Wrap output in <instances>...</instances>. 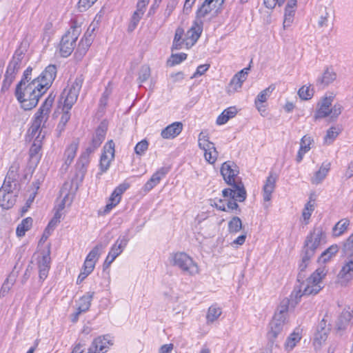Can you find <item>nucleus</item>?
<instances>
[{"instance_id":"nucleus-1","label":"nucleus","mask_w":353,"mask_h":353,"mask_svg":"<svg viewBox=\"0 0 353 353\" xmlns=\"http://www.w3.org/2000/svg\"><path fill=\"white\" fill-rule=\"evenodd\" d=\"M55 65H49L43 72L30 83L20 81L15 90V96L25 110L34 108L39 98L50 88L57 76Z\"/></svg>"},{"instance_id":"nucleus-2","label":"nucleus","mask_w":353,"mask_h":353,"mask_svg":"<svg viewBox=\"0 0 353 353\" xmlns=\"http://www.w3.org/2000/svg\"><path fill=\"white\" fill-rule=\"evenodd\" d=\"M239 172L238 166L233 161H228L222 164L221 174L224 181L231 188L222 191L223 199H219L218 203H215L217 209L224 212L235 210L240 212L237 201H244L247 197V192L243 183L238 181Z\"/></svg>"},{"instance_id":"nucleus-3","label":"nucleus","mask_w":353,"mask_h":353,"mask_svg":"<svg viewBox=\"0 0 353 353\" xmlns=\"http://www.w3.org/2000/svg\"><path fill=\"white\" fill-rule=\"evenodd\" d=\"M327 274V270L325 266L317 268L308 278L299 282V289H295L291 296L300 299L304 296L316 295L323 289V280Z\"/></svg>"},{"instance_id":"nucleus-4","label":"nucleus","mask_w":353,"mask_h":353,"mask_svg":"<svg viewBox=\"0 0 353 353\" xmlns=\"http://www.w3.org/2000/svg\"><path fill=\"white\" fill-rule=\"evenodd\" d=\"M170 263L180 269L183 273L189 276H194L199 273L197 263L183 252L172 253L169 258Z\"/></svg>"},{"instance_id":"nucleus-5","label":"nucleus","mask_w":353,"mask_h":353,"mask_svg":"<svg viewBox=\"0 0 353 353\" xmlns=\"http://www.w3.org/2000/svg\"><path fill=\"white\" fill-rule=\"evenodd\" d=\"M81 32V28L77 22L72 21L70 28L62 37L59 43V50L62 57H67L73 52L76 41Z\"/></svg>"},{"instance_id":"nucleus-6","label":"nucleus","mask_w":353,"mask_h":353,"mask_svg":"<svg viewBox=\"0 0 353 353\" xmlns=\"http://www.w3.org/2000/svg\"><path fill=\"white\" fill-rule=\"evenodd\" d=\"M325 237L321 227L314 228L307 236L301 254L305 255V257L312 258L319 246L325 243Z\"/></svg>"},{"instance_id":"nucleus-7","label":"nucleus","mask_w":353,"mask_h":353,"mask_svg":"<svg viewBox=\"0 0 353 353\" xmlns=\"http://www.w3.org/2000/svg\"><path fill=\"white\" fill-rule=\"evenodd\" d=\"M83 82V76L79 75L73 81H70L63 90L59 102L63 103V109L70 110L76 103Z\"/></svg>"},{"instance_id":"nucleus-8","label":"nucleus","mask_w":353,"mask_h":353,"mask_svg":"<svg viewBox=\"0 0 353 353\" xmlns=\"http://www.w3.org/2000/svg\"><path fill=\"white\" fill-rule=\"evenodd\" d=\"M17 187L3 185L0 188V206L3 209H10L16 203L17 197Z\"/></svg>"},{"instance_id":"nucleus-9","label":"nucleus","mask_w":353,"mask_h":353,"mask_svg":"<svg viewBox=\"0 0 353 353\" xmlns=\"http://www.w3.org/2000/svg\"><path fill=\"white\" fill-rule=\"evenodd\" d=\"M55 99V95L52 93L50 94L34 114V122L37 125L44 127L46 122L49 118V114L51 110L52 105Z\"/></svg>"},{"instance_id":"nucleus-10","label":"nucleus","mask_w":353,"mask_h":353,"mask_svg":"<svg viewBox=\"0 0 353 353\" xmlns=\"http://www.w3.org/2000/svg\"><path fill=\"white\" fill-rule=\"evenodd\" d=\"M249 70L250 67L245 68L234 74L226 88L228 94H232L241 90L243 83L248 78Z\"/></svg>"},{"instance_id":"nucleus-11","label":"nucleus","mask_w":353,"mask_h":353,"mask_svg":"<svg viewBox=\"0 0 353 353\" xmlns=\"http://www.w3.org/2000/svg\"><path fill=\"white\" fill-rule=\"evenodd\" d=\"M114 158V143L112 141H108L103 148V152L100 159L101 172H106Z\"/></svg>"},{"instance_id":"nucleus-12","label":"nucleus","mask_w":353,"mask_h":353,"mask_svg":"<svg viewBox=\"0 0 353 353\" xmlns=\"http://www.w3.org/2000/svg\"><path fill=\"white\" fill-rule=\"evenodd\" d=\"M112 345L110 336H99L92 341L87 353H105L108 351L109 346Z\"/></svg>"},{"instance_id":"nucleus-13","label":"nucleus","mask_w":353,"mask_h":353,"mask_svg":"<svg viewBox=\"0 0 353 353\" xmlns=\"http://www.w3.org/2000/svg\"><path fill=\"white\" fill-rule=\"evenodd\" d=\"M286 317L281 314H274L272 320L270 323V331L268 336L270 340L272 341L280 334L285 325Z\"/></svg>"},{"instance_id":"nucleus-14","label":"nucleus","mask_w":353,"mask_h":353,"mask_svg":"<svg viewBox=\"0 0 353 353\" xmlns=\"http://www.w3.org/2000/svg\"><path fill=\"white\" fill-rule=\"evenodd\" d=\"M128 188L129 185L124 183L120 184L114 189L109 199L108 203L105 206L103 214L110 212L112 208L119 203L121 199V195Z\"/></svg>"},{"instance_id":"nucleus-15","label":"nucleus","mask_w":353,"mask_h":353,"mask_svg":"<svg viewBox=\"0 0 353 353\" xmlns=\"http://www.w3.org/2000/svg\"><path fill=\"white\" fill-rule=\"evenodd\" d=\"M202 32V26L195 21L191 28L187 31L184 41L187 48H191L197 41Z\"/></svg>"},{"instance_id":"nucleus-16","label":"nucleus","mask_w":353,"mask_h":353,"mask_svg":"<svg viewBox=\"0 0 353 353\" xmlns=\"http://www.w3.org/2000/svg\"><path fill=\"white\" fill-rule=\"evenodd\" d=\"M50 247L48 245L46 252H43V255L38 261L39 270V278L41 280H44L48 274L50 265Z\"/></svg>"},{"instance_id":"nucleus-17","label":"nucleus","mask_w":353,"mask_h":353,"mask_svg":"<svg viewBox=\"0 0 353 353\" xmlns=\"http://www.w3.org/2000/svg\"><path fill=\"white\" fill-rule=\"evenodd\" d=\"M170 167H162L152 174L144 185L145 191H150L155 187L170 171Z\"/></svg>"},{"instance_id":"nucleus-18","label":"nucleus","mask_w":353,"mask_h":353,"mask_svg":"<svg viewBox=\"0 0 353 353\" xmlns=\"http://www.w3.org/2000/svg\"><path fill=\"white\" fill-rule=\"evenodd\" d=\"M353 320V309L350 307H345L340 314L336 322L338 330H345L351 325Z\"/></svg>"},{"instance_id":"nucleus-19","label":"nucleus","mask_w":353,"mask_h":353,"mask_svg":"<svg viewBox=\"0 0 353 353\" xmlns=\"http://www.w3.org/2000/svg\"><path fill=\"white\" fill-rule=\"evenodd\" d=\"M79 147V141L74 140L66 148L65 153H64V164L62 167V169H64L66 170L68 168V166L72 163L73 161L76 153Z\"/></svg>"},{"instance_id":"nucleus-20","label":"nucleus","mask_w":353,"mask_h":353,"mask_svg":"<svg viewBox=\"0 0 353 353\" xmlns=\"http://www.w3.org/2000/svg\"><path fill=\"white\" fill-rule=\"evenodd\" d=\"M183 130L181 122H174L165 128L161 133V137L165 139H174L177 137Z\"/></svg>"},{"instance_id":"nucleus-21","label":"nucleus","mask_w":353,"mask_h":353,"mask_svg":"<svg viewBox=\"0 0 353 353\" xmlns=\"http://www.w3.org/2000/svg\"><path fill=\"white\" fill-rule=\"evenodd\" d=\"M276 182V176L270 174L266 179L265 184L263 188V196L265 202H268L272 199V194L275 190Z\"/></svg>"},{"instance_id":"nucleus-22","label":"nucleus","mask_w":353,"mask_h":353,"mask_svg":"<svg viewBox=\"0 0 353 353\" xmlns=\"http://www.w3.org/2000/svg\"><path fill=\"white\" fill-rule=\"evenodd\" d=\"M19 163L17 162L13 163L10 167L3 185H10L12 187L17 188L18 183L17 181L19 177Z\"/></svg>"},{"instance_id":"nucleus-23","label":"nucleus","mask_w":353,"mask_h":353,"mask_svg":"<svg viewBox=\"0 0 353 353\" xmlns=\"http://www.w3.org/2000/svg\"><path fill=\"white\" fill-rule=\"evenodd\" d=\"M332 97H325L319 103V108L316 110L314 119L324 118L330 115V106L332 102Z\"/></svg>"},{"instance_id":"nucleus-24","label":"nucleus","mask_w":353,"mask_h":353,"mask_svg":"<svg viewBox=\"0 0 353 353\" xmlns=\"http://www.w3.org/2000/svg\"><path fill=\"white\" fill-rule=\"evenodd\" d=\"M331 168L330 162L322 163L319 170L316 171L311 178V183L314 185L321 183L327 175Z\"/></svg>"},{"instance_id":"nucleus-25","label":"nucleus","mask_w":353,"mask_h":353,"mask_svg":"<svg viewBox=\"0 0 353 353\" xmlns=\"http://www.w3.org/2000/svg\"><path fill=\"white\" fill-rule=\"evenodd\" d=\"M313 142V139L310 136L305 135L302 137L300 142V148L296 158L298 163H300L302 161L304 154L310 150L311 145Z\"/></svg>"},{"instance_id":"nucleus-26","label":"nucleus","mask_w":353,"mask_h":353,"mask_svg":"<svg viewBox=\"0 0 353 353\" xmlns=\"http://www.w3.org/2000/svg\"><path fill=\"white\" fill-rule=\"evenodd\" d=\"M336 78V74L332 68H327L322 76L316 80V85L321 87H325L332 83Z\"/></svg>"},{"instance_id":"nucleus-27","label":"nucleus","mask_w":353,"mask_h":353,"mask_svg":"<svg viewBox=\"0 0 353 353\" xmlns=\"http://www.w3.org/2000/svg\"><path fill=\"white\" fill-rule=\"evenodd\" d=\"M338 277L345 281H349L353 279V257L345 261L338 274Z\"/></svg>"},{"instance_id":"nucleus-28","label":"nucleus","mask_w":353,"mask_h":353,"mask_svg":"<svg viewBox=\"0 0 353 353\" xmlns=\"http://www.w3.org/2000/svg\"><path fill=\"white\" fill-rule=\"evenodd\" d=\"M291 297V299L288 298L283 299L277 308V312L275 314H281L286 317L287 312L290 307H294L298 303L299 299H296L294 297Z\"/></svg>"},{"instance_id":"nucleus-29","label":"nucleus","mask_w":353,"mask_h":353,"mask_svg":"<svg viewBox=\"0 0 353 353\" xmlns=\"http://www.w3.org/2000/svg\"><path fill=\"white\" fill-rule=\"evenodd\" d=\"M334 18V10L332 8L324 7L321 10L320 19L319 20V27H327Z\"/></svg>"},{"instance_id":"nucleus-30","label":"nucleus","mask_w":353,"mask_h":353,"mask_svg":"<svg viewBox=\"0 0 353 353\" xmlns=\"http://www.w3.org/2000/svg\"><path fill=\"white\" fill-rule=\"evenodd\" d=\"M128 243V238L126 236L119 238L115 243L112 246L109 253L110 255L117 258L119 256Z\"/></svg>"},{"instance_id":"nucleus-31","label":"nucleus","mask_w":353,"mask_h":353,"mask_svg":"<svg viewBox=\"0 0 353 353\" xmlns=\"http://www.w3.org/2000/svg\"><path fill=\"white\" fill-rule=\"evenodd\" d=\"M41 148V139H39V134L34 139L32 145H31L29 150L30 159L34 163L39 161L40 159L39 152Z\"/></svg>"},{"instance_id":"nucleus-32","label":"nucleus","mask_w":353,"mask_h":353,"mask_svg":"<svg viewBox=\"0 0 353 353\" xmlns=\"http://www.w3.org/2000/svg\"><path fill=\"white\" fill-rule=\"evenodd\" d=\"M93 295L94 292H88L79 299L77 315L89 310Z\"/></svg>"},{"instance_id":"nucleus-33","label":"nucleus","mask_w":353,"mask_h":353,"mask_svg":"<svg viewBox=\"0 0 353 353\" xmlns=\"http://www.w3.org/2000/svg\"><path fill=\"white\" fill-rule=\"evenodd\" d=\"M237 113V110L235 107H230L225 109L217 118L216 124L223 125L226 123L228 120L233 118Z\"/></svg>"},{"instance_id":"nucleus-34","label":"nucleus","mask_w":353,"mask_h":353,"mask_svg":"<svg viewBox=\"0 0 353 353\" xmlns=\"http://www.w3.org/2000/svg\"><path fill=\"white\" fill-rule=\"evenodd\" d=\"M106 134V127L103 124H101L96 130L93 134L92 141L95 146L99 147L105 139Z\"/></svg>"},{"instance_id":"nucleus-35","label":"nucleus","mask_w":353,"mask_h":353,"mask_svg":"<svg viewBox=\"0 0 353 353\" xmlns=\"http://www.w3.org/2000/svg\"><path fill=\"white\" fill-rule=\"evenodd\" d=\"M21 64V57L20 55L14 56L12 59L9 63L6 74V75L15 78L16 73L19 71L20 68Z\"/></svg>"},{"instance_id":"nucleus-36","label":"nucleus","mask_w":353,"mask_h":353,"mask_svg":"<svg viewBox=\"0 0 353 353\" xmlns=\"http://www.w3.org/2000/svg\"><path fill=\"white\" fill-rule=\"evenodd\" d=\"M32 222L33 220L31 217H27L23 219L21 222L18 225L16 230V234L17 236H23L26 232L31 228Z\"/></svg>"},{"instance_id":"nucleus-37","label":"nucleus","mask_w":353,"mask_h":353,"mask_svg":"<svg viewBox=\"0 0 353 353\" xmlns=\"http://www.w3.org/2000/svg\"><path fill=\"white\" fill-rule=\"evenodd\" d=\"M311 259L310 257H305V255L301 254V261L299 265V272L297 276L298 282H301V280L305 278V270L308 267Z\"/></svg>"},{"instance_id":"nucleus-38","label":"nucleus","mask_w":353,"mask_h":353,"mask_svg":"<svg viewBox=\"0 0 353 353\" xmlns=\"http://www.w3.org/2000/svg\"><path fill=\"white\" fill-rule=\"evenodd\" d=\"M339 251L337 245H332L326 249L319 258V261L326 263L330 261Z\"/></svg>"},{"instance_id":"nucleus-39","label":"nucleus","mask_w":353,"mask_h":353,"mask_svg":"<svg viewBox=\"0 0 353 353\" xmlns=\"http://www.w3.org/2000/svg\"><path fill=\"white\" fill-rule=\"evenodd\" d=\"M350 221L347 219L340 220L333 228L332 232L334 236L342 235L347 229Z\"/></svg>"},{"instance_id":"nucleus-40","label":"nucleus","mask_w":353,"mask_h":353,"mask_svg":"<svg viewBox=\"0 0 353 353\" xmlns=\"http://www.w3.org/2000/svg\"><path fill=\"white\" fill-rule=\"evenodd\" d=\"M183 33L184 30L183 28L180 27L176 28L173 40L172 49L180 50L182 48L183 45L185 44L184 39L182 38Z\"/></svg>"},{"instance_id":"nucleus-41","label":"nucleus","mask_w":353,"mask_h":353,"mask_svg":"<svg viewBox=\"0 0 353 353\" xmlns=\"http://www.w3.org/2000/svg\"><path fill=\"white\" fill-rule=\"evenodd\" d=\"M199 147L204 150H212L214 149V144L209 141V137L204 132H201L199 135L198 139Z\"/></svg>"},{"instance_id":"nucleus-42","label":"nucleus","mask_w":353,"mask_h":353,"mask_svg":"<svg viewBox=\"0 0 353 353\" xmlns=\"http://www.w3.org/2000/svg\"><path fill=\"white\" fill-rule=\"evenodd\" d=\"M105 245H103L102 243L97 244L95 247L93 248V249L89 252L88 256H86L85 259L88 261H93L96 263L97 260L99 258V256L101 254V250H103Z\"/></svg>"},{"instance_id":"nucleus-43","label":"nucleus","mask_w":353,"mask_h":353,"mask_svg":"<svg viewBox=\"0 0 353 353\" xmlns=\"http://www.w3.org/2000/svg\"><path fill=\"white\" fill-rule=\"evenodd\" d=\"M221 309L216 305H212L209 307L208 314H207V321L208 323H213L221 314Z\"/></svg>"},{"instance_id":"nucleus-44","label":"nucleus","mask_w":353,"mask_h":353,"mask_svg":"<svg viewBox=\"0 0 353 353\" xmlns=\"http://www.w3.org/2000/svg\"><path fill=\"white\" fill-rule=\"evenodd\" d=\"M92 42V37H91L90 36V37H88L86 34H85L84 37L80 41L79 43L77 52H79L81 54H84L88 50Z\"/></svg>"},{"instance_id":"nucleus-45","label":"nucleus","mask_w":353,"mask_h":353,"mask_svg":"<svg viewBox=\"0 0 353 353\" xmlns=\"http://www.w3.org/2000/svg\"><path fill=\"white\" fill-rule=\"evenodd\" d=\"M214 0H205L201 6L197 10L196 17L197 18H202L205 17L208 13H210L212 10L211 3L214 2Z\"/></svg>"},{"instance_id":"nucleus-46","label":"nucleus","mask_w":353,"mask_h":353,"mask_svg":"<svg viewBox=\"0 0 353 353\" xmlns=\"http://www.w3.org/2000/svg\"><path fill=\"white\" fill-rule=\"evenodd\" d=\"M242 228V221L238 216H234L228 223V230L230 233H236Z\"/></svg>"},{"instance_id":"nucleus-47","label":"nucleus","mask_w":353,"mask_h":353,"mask_svg":"<svg viewBox=\"0 0 353 353\" xmlns=\"http://www.w3.org/2000/svg\"><path fill=\"white\" fill-rule=\"evenodd\" d=\"M90 163V157L87 154H81L77 163V168L81 173L82 176L86 172V167Z\"/></svg>"},{"instance_id":"nucleus-48","label":"nucleus","mask_w":353,"mask_h":353,"mask_svg":"<svg viewBox=\"0 0 353 353\" xmlns=\"http://www.w3.org/2000/svg\"><path fill=\"white\" fill-rule=\"evenodd\" d=\"M151 76V70L148 65H143L141 66L138 77V82L139 83H144Z\"/></svg>"},{"instance_id":"nucleus-49","label":"nucleus","mask_w":353,"mask_h":353,"mask_svg":"<svg viewBox=\"0 0 353 353\" xmlns=\"http://www.w3.org/2000/svg\"><path fill=\"white\" fill-rule=\"evenodd\" d=\"M274 90V87L273 85H270L268 88L263 90V91H261L258 94V96L255 100V103H265Z\"/></svg>"},{"instance_id":"nucleus-50","label":"nucleus","mask_w":353,"mask_h":353,"mask_svg":"<svg viewBox=\"0 0 353 353\" xmlns=\"http://www.w3.org/2000/svg\"><path fill=\"white\" fill-rule=\"evenodd\" d=\"M187 54L185 53L172 54L171 57L168 60V65L169 66H174L181 63L183 61L185 60Z\"/></svg>"},{"instance_id":"nucleus-51","label":"nucleus","mask_w":353,"mask_h":353,"mask_svg":"<svg viewBox=\"0 0 353 353\" xmlns=\"http://www.w3.org/2000/svg\"><path fill=\"white\" fill-rule=\"evenodd\" d=\"M298 94L302 99L307 100V99H311L312 97L313 96L314 90H313V88H312L310 87V86L304 85V86H302L299 89Z\"/></svg>"},{"instance_id":"nucleus-52","label":"nucleus","mask_w":353,"mask_h":353,"mask_svg":"<svg viewBox=\"0 0 353 353\" xmlns=\"http://www.w3.org/2000/svg\"><path fill=\"white\" fill-rule=\"evenodd\" d=\"M301 339V336L298 333L293 332L286 340L285 347L292 350Z\"/></svg>"},{"instance_id":"nucleus-53","label":"nucleus","mask_w":353,"mask_h":353,"mask_svg":"<svg viewBox=\"0 0 353 353\" xmlns=\"http://www.w3.org/2000/svg\"><path fill=\"white\" fill-rule=\"evenodd\" d=\"M63 113L61 117L59 123L57 125V130L61 132L64 130L65 125L70 119V114L69 113L70 110L63 109Z\"/></svg>"},{"instance_id":"nucleus-54","label":"nucleus","mask_w":353,"mask_h":353,"mask_svg":"<svg viewBox=\"0 0 353 353\" xmlns=\"http://www.w3.org/2000/svg\"><path fill=\"white\" fill-rule=\"evenodd\" d=\"M324 321L321 323H323ZM321 325H322V323H321ZM327 336V330H326L325 327L321 326V330H318L317 332L315 334L314 336V341L318 343L319 345H321L323 342L325 341Z\"/></svg>"},{"instance_id":"nucleus-55","label":"nucleus","mask_w":353,"mask_h":353,"mask_svg":"<svg viewBox=\"0 0 353 353\" xmlns=\"http://www.w3.org/2000/svg\"><path fill=\"white\" fill-rule=\"evenodd\" d=\"M204 157L205 160L210 164H213L217 159L218 152L216 150V148L214 147L212 150H204Z\"/></svg>"},{"instance_id":"nucleus-56","label":"nucleus","mask_w":353,"mask_h":353,"mask_svg":"<svg viewBox=\"0 0 353 353\" xmlns=\"http://www.w3.org/2000/svg\"><path fill=\"white\" fill-rule=\"evenodd\" d=\"M339 132L336 131V128L332 127L327 131L324 137V141L326 144H331L334 140L337 137Z\"/></svg>"},{"instance_id":"nucleus-57","label":"nucleus","mask_w":353,"mask_h":353,"mask_svg":"<svg viewBox=\"0 0 353 353\" xmlns=\"http://www.w3.org/2000/svg\"><path fill=\"white\" fill-rule=\"evenodd\" d=\"M314 210V202L310 201H308L302 213V216L304 219L305 221H308L311 216L312 212Z\"/></svg>"},{"instance_id":"nucleus-58","label":"nucleus","mask_w":353,"mask_h":353,"mask_svg":"<svg viewBox=\"0 0 353 353\" xmlns=\"http://www.w3.org/2000/svg\"><path fill=\"white\" fill-rule=\"evenodd\" d=\"M43 127H42L40 125H37L35 122H32V124L31 127L29 129V132L30 135L32 138H37L38 134H39V136H41V133L42 132V129ZM44 137V135H42V137H39V139L42 140V139Z\"/></svg>"},{"instance_id":"nucleus-59","label":"nucleus","mask_w":353,"mask_h":353,"mask_svg":"<svg viewBox=\"0 0 353 353\" xmlns=\"http://www.w3.org/2000/svg\"><path fill=\"white\" fill-rule=\"evenodd\" d=\"M148 148V142L143 139L139 141L134 148V152L138 155H142Z\"/></svg>"},{"instance_id":"nucleus-60","label":"nucleus","mask_w":353,"mask_h":353,"mask_svg":"<svg viewBox=\"0 0 353 353\" xmlns=\"http://www.w3.org/2000/svg\"><path fill=\"white\" fill-rule=\"evenodd\" d=\"M97 0H79L78 8L80 12H84L90 8Z\"/></svg>"},{"instance_id":"nucleus-61","label":"nucleus","mask_w":353,"mask_h":353,"mask_svg":"<svg viewBox=\"0 0 353 353\" xmlns=\"http://www.w3.org/2000/svg\"><path fill=\"white\" fill-rule=\"evenodd\" d=\"M72 201V196L69 193H66L64 196L63 200L61 203L58 205L57 210H63L65 205H70Z\"/></svg>"},{"instance_id":"nucleus-62","label":"nucleus","mask_w":353,"mask_h":353,"mask_svg":"<svg viewBox=\"0 0 353 353\" xmlns=\"http://www.w3.org/2000/svg\"><path fill=\"white\" fill-rule=\"evenodd\" d=\"M343 107L340 104H335L330 110V115L332 119H336L341 114Z\"/></svg>"},{"instance_id":"nucleus-63","label":"nucleus","mask_w":353,"mask_h":353,"mask_svg":"<svg viewBox=\"0 0 353 353\" xmlns=\"http://www.w3.org/2000/svg\"><path fill=\"white\" fill-rule=\"evenodd\" d=\"M13 285L12 281H10L9 279H7L2 285L0 295L4 296L10 290L11 286Z\"/></svg>"},{"instance_id":"nucleus-64","label":"nucleus","mask_w":353,"mask_h":353,"mask_svg":"<svg viewBox=\"0 0 353 353\" xmlns=\"http://www.w3.org/2000/svg\"><path fill=\"white\" fill-rule=\"evenodd\" d=\"M353 249V234L346 240L343 244V251L347 254L348 252Z\"/></svg>"}]
</instances>
